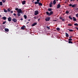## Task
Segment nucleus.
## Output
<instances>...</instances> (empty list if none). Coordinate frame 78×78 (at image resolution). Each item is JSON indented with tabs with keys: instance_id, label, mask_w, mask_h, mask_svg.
<instances>
[{
	"instance_id": "nucleus-1",
	"label": "nucleus",
	"mask_w": 78,
	"mask_h": 78,
	"mask_svg": "<svg viewBox=\"0 0 78 78\" xmlns=\"http://www.w3.org/2000/svg\"><path fill=\"white\" fill-rule=\"evenodd\" d=\"M40 2V0H37V2H34L35 5L38 4L39 6H42L43 5L42 3L39 2Z\"/></svg>"
},
{
	"instance_id": "nucleus-2",
	"label": "nucleus",
	"mask_w": 78,
	"mask_h": 78,
	"mask_svg": "<svg viewBox=\"0 0 78 78\" xmlns=\"http://www.w3.org/2000/svg\"><path fill=\"white\" fill-rule=\"evenodd\" d=\"M46 13L47 15H48V16H51V15H52V14H53V12L51 11L50 12V13H49L48 12H46Z\"/></svg>"
},
{
	"instance_id": "nucleus-3",
	"label": "nucleus",
	"mask_w": 78,
	"mask_h": 78,
	"mask_svg": "<svg viewBox=\"0 0 78 78\" xmlns=\"http://www.w3.org/2000/svg\"><path fill=\"white\" fill-rule=\"evenodd\" d=\"M39 14V12L37 10H36L34 11V15H37Z\"/></svg>"
},
{
	"instance_id": "nucleus-4",
	"label": "nucleus",
	"mask_w": 78,
	"mask_h": 78,
	"mask_svg": "<svg viewBox=\"0 0 78 78\" xmlns=\"http://www.w3.org/2000/svg\"><path fill=\"white\" fill-rule=\"evenodd\" d=\"M18 13H22L23 12L22 11V9H19L18 10V11H17Z\"/></svg>"
},
{
	"instance_id": "nucleus-5",
	"label": "nucleus",
	"mask_w": 78,
	"mask_h": 78,
	"mask_svg": "<svg viewBox=\"0 0 78 78\" xmlns=\"http://www.w3.org/2000/svg\"><path fill=\"white\" fill-rule=\"evenodd\" d=\"M50 20V17H47L45 19L46 21H49Z\"/></svg>"
},
{
	"instance_id": "nucleus-6",
	"label": "nucleus",
	"mask_w": 78,
	"mask_h": 78,
	"mask_svg": "<svg viewBox=\"0 0 78 78\" xmlns=\"http://www.w3.org/2000/svg\"><path fill=\"white\" fill-rule=\"evenodd\" d=\"M12 20L13 22H17V19H16V18H13L12 19Z\"/></svg>"
},
{
	"instance_id": "nucleus-7",
	"label": "nucleus",
	"mask_w": 78,
	"mask_h": 78,
	"mask_svg": "<svg viewBox=\"0 0 78 78\" xmlns=\"http://www.w3.org/2000/svg\"><path fill=\"white\" fill-rule=\"evenodd\" d=\"M52 5H53V2H50L49 4V7L50 8H51L52 7Z\"/></svg>"
},
{
	"instance_id": "nucleus-8",
	"label": "nucleus",
	"mask_w": 78,
	"mask_h": 78,
	"mask_svg": "<svg viewBox=\"0 0 78 78\" xmlns=\"http://www.w3.org/2000/svg\"><path fill=\"white\" fill-rule=\"evenodd\" d=\"M8 20L9 22H11V21L12 18L11 17H9L8 18Z\"/></svg>"
},
{
	"instance_id": "nucleus-9",
	"label": "nucleus",
	"mask_w": 78,
	"mask_h": 78,
	"mask_svg": "<svg viewBox=\"0 0 78 78\" xmlns=\"http://www.w3.org/2000/svg\"><path fill=\"white\" fill-rule=\"evenodd\" d=\"M61 7V5L60 4H58L57 7V8H59Z\"/></svg>"
},
{
	"instance_id": "nucleus-10",
	"label": "nucleus",
	"mask_w": 78,
	"mask_h": 78,
	"mask_svg": "<svg viewBox=\"0 0 78 78\" xmlns=\"http://www.w3.org/2000/svg\"><path fill=\"white\" fill-rule=\"evenodd\" d=\"M36 25H37V23H34L32 25V27H34V26Z\"/></svg>"
},
{
	"instance_id": "nucleus-11",
	"label": "nucleus",
	"mask_w": 78,
	"mask_h": 78,
	"mask_svg": "<svg viewBox=\"0 0 78 78\" xmlns=\"http://www.w3.org/2000/svg\"><path fill=\"white\" fill-rule=\"evenodd\" d=\"M26 3V1H23V2H22V5H25Z\"/></svg>"
},
{
	"instance_id": "nucleus-12",
	"label": "nucleus",
	"mask_w": 78,
	"mask_h": 78,
	"mask_svg": "<svg viewBox=\"0 0 78 78\" xmlns=\"http://www.w3.org/2000/svg\"><path fill=\"white\" fill-rule=\"evenodd\" d=\"M25 28V26H23L21 27V29H22V30H24Z\"/></svg>"
},
{
	"instance_id": "nucleus-13",
	"label": "nucleus",
	"mask_w": 78,
	"mask_h": 78,
	"mask_svg": "<svg viewBox=\"0 0 78 78\" xmlns=\"http://www.w3.org/2000/svg\"><path fill=\"white\" fill-rule=\"evenodd\" d=\"M5 31H6V32H8V31H9V29L7 28H5Z\"/></svg>"
},
{
	"instance_id": "nucleus-14",
	"label": "nucleus",
	"mask_w": 78,
	"mask_h": 78,
	"mask_svg": "<svg viewBox=\"0 0 78 78\" xmlns=\"http://www.w3.org/2000/svg\"><path fill=\"white\" fill-rule=\"evenodd\" d=\"M56 0H54V1H53V4L54 5H55L56 4Z\"/></svg>"
},
{
	"instance_id": "nucleus-15",
	"label": "nucleus",
	"mask_w": 78,
	"mask_h": 78,
	"mask_svg": "<svg viewBox=\"0 0 78 78\" xmlns=\"http://www.w3.org/2000/svg\"><path fill=\"white\" fill-rule=\"evenodd\" d=\"M73 21H76V19L75 18V17H73Z\"/></svg>"
},
{
	"instance_id": "nucleus-16",
	"label": "nucleus",
	"mask_w": 78,
	"mask_h": 78,
	"mask_svg": "<svg viewBox=\"0 0 78 78\" xmlns=\"http://www.w3.org/2000/svg\"><path fill=\"white\" fill-rule=\"evenodd\" d=\"M65 34H66V37H69V34H67V33H65Z\"/></svg>"
},
{
	"instance_id": "nucleus-17",
	"label": "nucleus",
	"mask_w": 78,
	"mask_h": 78,
	"mask_svg": "<svg viewBox=\"0 0 78 78\" xmlns=\"http://www.w3.org/2000/svg\"><path fill=\"white\" fill-rule=\"evenodd\" d=\"M48 11H52V9L51 8H48Z\"/></svg>"
},
{
	"instance_id": "nucleus-18",
	"label": "nucleus",
	"mask_w": 78,
	"mask_h": 78,
	"mask_svg": "<svg viewBox=\"0 0 78 78\" xmlns=\"http://www.w3.org/2000/svg\"><path fill=\"white\" fill-rule=\"evenodd\" d=\"M76 4H74L72 5V8H74L75 7H76Z\"/></svg>"
},
{
	"instance_id": "nucleus-19",
	"label": "nucleus",
	"mask_w": 78,
	"mask_h": 78,
	"mask_svg": "<svg viewBox=\"0 0 78 78\" xmlns=\"http://www.w3.org/2000/svg\"><path fill=\"white\" fill-rule=\"evenodd\" d=\"M20 13H18L17 15L18 16V17H20Z\"/></svg>"
},
{
	"instance_id": "nucleus-20",
	"label": "nucleus",
	"mask_w": 78,
	"mask_h": 78,
	"mask_svg": "<svg viewBox=\"0 0 78 78\" xmlns=\"http://www.w3.org/2000/svg\"><path fill=\"white\" fill-rule=\"evenodd\" d=\"M2 19H3L4 20H6V17L5 16L3 17H2Z\"/></svg>"
},
{
	"instance_id": "nucleus-21",
	"label": "nucleus",
	"mask_w": 78,
	"mask_h": 78,
	"mask_svg": "<svg viewBox=\"0 0 78 78\" xmlns=\"http://www.w3.org/2000/svg\"><path fill=\"white\" fill-rule=\"evenodd\" d=\"M24 19H26L27 18V16H26V15H24Z\"/></svg>"
},
{
	"instance_id": "nucleus-22",
	"label": "nucleus",
	"mask_w": 78,
	"mask_h": 78,
	"mask_svg": "<svg viewBox=\"0 0 78 78\" xmlns=\"http://www.w3.org/2000/svg\"><path fill=\"white\" fill-rule=\"evenodd\" d=\"M4 11L5 12H8V11L5 9H4Z\"/></svg>"
},
{
	"instance_id": "nucleus-23",
	"label": "nucleus",
	"mask_w": 78,
	"mask_h": 78,
	"mask_svg": "<svg viewBox=\"0 0 78 78\" xmlns=\"http://www.w3.org/2000/svg\"><path fill=\"white\" fill-rule=\"evenodd\" d=\"M69 19H71V20H73V19L72 18V17H71V16H69Z\"/></svg>"
},
{
	"instance_id": "nucleus-24",
	"label": "nucleus",
	"mask_w": 78,
	"mask_h": 78,
	"mask_svg": "<svg viewBox=\"0 0 78 78\" xmlns=\"http://www.w3.org/2000/svg\"><path fill=\"white\" fill-rule=\"evenodd\" d=\"M68 43H69V44H73V42L71 41H68Z\"/></svg>"
},
{
	"instance_id": "nucleus-25",
	"label": "nucleus",
	"mask_w": 78,
	"mask_h": 78,
	"mask_svg": "<svg viewBox=\"0 0 78 78\" xmlns=\"http://www.w3.org/2000/svg\"><path fill=\"white\" fill-rule=\"evenodd\" d=\"M0 5H1V6L3 5V3L2 2H0Z\"/></svg>"
},
{
	"instance_id": "nucleus-26",
	"label": "nucleus",
	"mask_w": 78,
	"mask_h": 78,
	"mask_svg": "<svg viewBox=\"0 0 78 78\" xmlns=\"http://www.w3.org/2000/svg\"><path fill=\"white\" fill-rule=\"evenodd\" d=\"M66 14H69V12L68 11H66Z\"/></svg>"
},
{
	"instance_id": "nucleus-27",
	"label": "nucleus",
	"mask_w": 78,
	"mask_h": 78,
	"mask_svg": "<svg viewBox=\"0 0 78 78\" xmlns=\"http://www.w3.org/2000/svg\"><path fill=\"white\" fill-rule=\"evenodd\" d=\"M69 31H70V32H73V30L72 29H70L69 30Z\"/></svg>"
},
{
	"instance_id": "nucleus-28",
	"label": "nucleus",
	"mask_w": 78,
	"mask_h": 78,
	"mask_svg": "<svg viewBox=\"0 0 78 78\" xmlns=\"http://www.w3.org/2000/svg\"><path fill=\"white\" fill-rule=\"evenodd\" d=\"M56 30L57 31H59V30H60V29L58 27L56 28Z\"/></svg>"
},
{
	"instance_id": "nucleus-29",
	"label": "nucleus",
	"mask_w": 78,
	"mask_h": 78,
	"mask_svg": "<svg viewBox=\"0 0 78 78\" xmlns=\"http://www.w3.org/2000/svg\"><path fill=\"white\" fill-rule=\"evenodd\" d=\"M19 8H16L15 9V10L16 11H18L19 10Z\"/></svg>"
},
{
	"instance_id": "nucleus-30",
	"label": "nucleus",
	"mask_w": 78,
	"mask_h": 78,
	"mask_svg": "<svg viewBox=\"0 0 78 78\" xmlns=\"http://www.w3.org/2000/svg\"><path fill=\"white\" fill-rule=\"evenodd\" d=\"M74 25L75 26H78V24L77 23H76L74 24Z\"/></svg>"
},
{
	"instance_id": "nucleus-31",
	"label": "nucleus",
	"mask_w": 78,
	"mask_h": 78,
	"mask_svg": "<svg viewBox=\"0 0 78 78\" xmlns=\"http://www.w3.org/2000/svg\"><path fill=\"white\" fill-rule=\"evenodd\" d=\"M69 41H72V39H71V38H69L68 39Z\"/></svg>"
},
{
	"instance_id": "nucleus-32",
	"label": "nucleus",
	"mask_w": 78,
	"mask_h": 78,
	"mask_svg": "<svg viewBox=\"0 0 78 78\" xmlns=\"http://www.w3.org/2000/svg\"><path fill=\"white\" fill-rule=\"evenodd\" d=\"M76 17H77V18H78V13H77L76 15Z\"/></svg>"
},
{
	"instance_id": "nucleus-33",
	"label": "nucleus",
	"mask_w": 78,
	"mask_h": 78,
	"mask_svg": "<svg viewBox=\"0 0 78 78\" xmlns=\"http://www.w3.org/2000/svg\"><path fill=\"white\" fill-rule=\"evenodd\" d=\"M6 23V21H5L2 24H5V23Z\"/></svg>"
},
{
	"instance_id": "nucleus-34",
	"label": "nucleus",
	"mask_w": 78,
	"mask_h": 78,
	"mask_svg": "<svg viewBox=\"0 0 78 78\" xmlns=\"http://www.w3.org/2000/svg\"><path fill=\"white\" fill-rule=\"evenodd\" d=\"M46 28H47V29H48V30H50V27H49L47 26L46 27Z\"/></svg>"
},
{
	"instance_id": "nucleus-35",
	"label": "nucleus",
	"mask_w": 78,
	"mask_h": 78,
	"mask_svg": "<svg viewBox=\"0 0 78 78\" xmlns=\"http://www.w3.org/2000/svg\"><path fill=\"white\" fill-rule=\"evenodd\" d=\"M7 11H9V12L10 11V8H9L7 9Z\"/></svg>"
},
{
	"instance_id": "nucleus-36",
	"label": "nucleus",
	"mask_w": 78,
	"mask_h": 78,
	"mask_svg": "<svg viewBox=\"0 0 78 78\" xmlns=\"http://www.w3.org/2000/svg\"><path fill=\"white\" fill-rule=\"evenodd\" d=\"M2 1L3 3H5V1H4V0H2Z\"/></svg>"
},
{
	"instance_id": "nucleus-37",
	"label": "nucleus",
	"mask_w": 78,
	"mask_h": 78,
	"mask_svg": "<svg viewBox=\"0 0 78 78\" xmlns=\"http://www.w3.org/2000/svg\"><path fill=\"white\" fill-rule=\"evenodd\" d=\"M69 6H72V4H70L69 5Z\"/></svg>"
},
{
	"instance_id": "nucleus-38",
	"label": "nucleus",
	"mask_w": 78,
	"mask_h": 78,
	"mask_svg": "<svg viewBox=\"0 0 78 78\" xmlns=\"http://www.w3.org/2000/svg\"><path fill=\"white\" fill-rule=\"evenodd\" d=\"M68 26H72V24H68Z\"/></svg>"
},
{
	"instance_id": "nucleus-39",
	"label": "nucleus",
	"mask_w": 78,
	"mask_h": 78,
	"mask_svg": "<svg viewBox=\"0 0 78 78\" xmlns=\"http://www.w3.org/2000/svg\"><path fill=\"white\" fill-rule=\"evenodd\" d=\"M13 16H16V13H14Z\"/></svg>"
},
{
	"instance_id": "nucleus-40",
	"label": "nucleus",
	"mask_w": 78,
	"mask_h": 78,
	"mask_svg": "<svg viewBox=\"0 0 78 78\" xmlns=\"http://www.w3.org/2000/svg\"><path fill=\"white\" fill-rule=\"evenodd\" d=\"M72 37H73L72 36L69 37V38H70V39H71V38H72Z\"/></svg>"
},
{
	"instance_id": "nucleus-41",
	"label": "nucleus",
	"mask_w": 78,
	"mask_h": 78,
	"mask_svg": "<svg viewBox=\"0 0 78 78\" xmlns=\"http://www.w3.org/2000/svg\"><path fill=\"white\" fill-rule=\"evenodd\" d=\"M76 0H70V2H72V1H75Z\"/></svg>"
},
{
	"instance_id": "nucleus-42",
	"label": "nucleus",
	"mask_w": 78,
	"mask_h": 78,
	"mask_svg": "<svg viewBox=\"0 0 78 78\" xmlns=\"http://www.w3.org/2000/svg\"><path fill=\"white\" fill-rule=\"evenodd\" d=\"M59 18L60 19H62V20L63 19L62 17H60Z\"/></svg>"
},
{
	"instance_id": "nucleus-43",
	"label": "nucleus",
	"mask_w": 78,
	"mask_h": 78,
	"mask_svg": "<svg viewBox=\"0 0 78 78\" xmlns=\"http://www.w3.org/2000/svg\"><path fill=\"white\" fill-rule=\"evenodd\" d=\"M62 21H65V20L64 19H62Z\"/></svg>"
},
{
	"instance_id": "nucleus-44",
	"label": "nucleus",
	"mask_w": 78,
	"mask_h": 78,
	"mask_svg": "<svg viewBox=\"0 0 78 78\" xmlns=\"http://www.w3.org/2000/svg\"><path fill=\"white\" fill-rule=\"evenodd\" d=\"M76 29L77 30H78V28L77 27H76Z\"/></svg>"
},
{
	"instance_id": "nucleus-45",
	"label": "nucleus",
	"mask_w": 78,
	"mask_h": 78,
	"mask_svg": "<svg viewBox=\"0 0 78 78\" xmlns=\"http://www.w3.org/2000/svg\"><path fill=\"white\" fill-rule=\"evenodd\" d=\"M53 21H54V22H56V21H57V20H53Z\"/></svg>"
},
{
	"instance_id": "nucleus-46",
	"label": "nucleus",
	"mask_w": 78,
	"mask_h": 78,
	"mask_svg": "<svg viewBox=\"0 0 78 78\" xmlns=\"http://www.w3.org/2000/svg\"><path fill=\"white\" fill-rule=\"evenodd\" d=\"M20 20H23V19L22 18H21L20 19Z\"/></svg>"
},
{
	"instance_id": "nucleus-47",
	"label": "nucleus",
	"mask_w": 78,
	"mask_h": 78,
	"mask_svg": "<svg viewBox=\"0 0 78 78\" xmlns=\"http://www.w3.org/2000/svg\"><path fill=\"white\" fill-rule=\"evenodd\" d=\"M11 13H13V11H11Z\"/></svg>"
},
{
	"instance_id": "nucleus-48",
	"label": "nucleus",
	"mask_w": 78,
	"mask_h": 78,
	"mask_svg": "<svg viewBox=\"0 0 78 78\" xmlns=\"http://www.w3.org/2000/svg\"><path fill=\"white\" fill-rule=\"evenodd\" d=\"M27 24H28V23H29V22H28L27 23Z\"/></svg>"
},
{
	"instance_id": "nucleus-49",
	"label": "nucleus",
	"mask_w": 78,
	"mask_h": 78,
	"mask_svg": "<svg viewBox=\"0 0 78 78\" xmlns=\"http://www.w3.org/2000/svg\"><path fill=\"white\" fill-rule=\"evenodd\" d=\"M28 21H30V19H28Z\"/></svg>"
},
{
	"instance_id": "nucleus-50",
	"label": "nucleus",
	"mask_w": 78,
	"mask_h": 78,
	"mask_svg": "<svg viewBox=\"0 0 78 78\" xmlns=\"http://www.w3.org/2000/svg\"><path fill=\"white\" fill-rule=\"evenodd\" d=\"M32 2V3H34V1H33Z\"/></svg>"
},
{
	"instance_id": "nucleus-51",
	"label": "nucleus",
	"mask_w": 78,
	"mask_h": 78,
	"mask_svg": "<svg viewBox=\"0 0 78 78\" xmlns=\"http://www.w3.org/2000/svg\"><path fill=\"white\" fill-rule=\"evenodd\" d=\"M2 17V16H1V15H0V17Z\"/></svg>"
},
{
	"instance_id": "nucleus-52",
	"label": "nucleus",
	"mask_w": 78,
	"mask_h": 78,
	"mask_svg": "<svg viewBox=\"0 0 78 78\" xmlns=\"http://www.w3.org/2000/svg\"><path fill=\"white\" fill-rule=\"evenodd\" d=\"M40 20V19H38V21H39V20Z\"/></svg>"
},
{
	"instance_id": "nucleus-53",
	"label": "nucleus",
	"mask_w": 78,
	"mask_h": 78,
	"mask_svg": "<svg viewBox=\"0 0 78 78\" xmlns=\"http://www.w3.org/2000/svg\"><path fill=\"white\" fill-rule=\"evenodd\" d=\"M70 30V29H68V30Z\"/></svg>"
},
{
	"instance_id": "nucleus-54",
	"label": "nucleus",
	"mask_w": 78,
	"mask_h": 78,
	"mask_svg": "<svg viewBox=\"0 0 78 78\" xmlns=\"http://www.w3.org/2000/svg\"><path fill=\"white\" fill-rule=\"evenodd\" d=\"M77 2H78V0H77Z\"/></svg>"
},
{
	"instance_id": "nucleus-55",
	"label": "nucleus",
	"mask_w": 78,
	"mask_h": 78,
	"mask_svg": "<svg viewBox=\"0 0 78 78\" xmlns=\"http://www.w3.org/2000/svg\"><path fill=\"white\" fill-rule=\"evenodd\" d=\"M56 1H58V0H56Z\"/></svg>"
},
{
	"instance_id": "nucleus-56",
	"label": "nucleus",
	"mask_w": 78,
	"mask_h": 78,
	"mask_svg": "<svg viewBox=\"0 0 78 78\" xmlns=\"http://www.w3.org/2000/svg\"><path fill=\"white\" fill-rule=\"evenodd\" d=\"M33 1H34V0H32Z\"/></svg>"
}]
</instances>
